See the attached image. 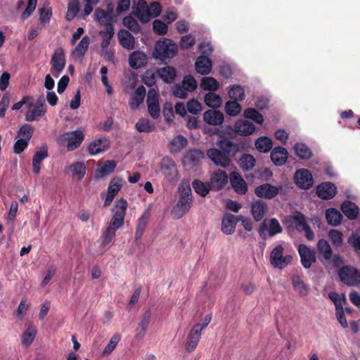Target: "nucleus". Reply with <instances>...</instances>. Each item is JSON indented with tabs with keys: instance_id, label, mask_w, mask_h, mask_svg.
Instances as JSON below:
<instances>
[{
	"instance_id": "1",
	"label": "nucleus",
	"mask_w": 360,
	"mask_h": 360,
	"mask_svg": "<svg viewBox=\"0 0 360 360\" xmlns=\"http://www.w3.org/2000/svg\"><path fill=\"white\" fill-rule=\"evenodd\" d=\"M177 51V45L172 39H163L156 41L153 56L166 63L165 60L174 57Z\"/></svg>"
},
{
	"instance_id": "2",
	"label": "nucleus",
	"mask_w": 360,
	"mask_h": 360,
	"mask_svg": "<svg viewBox=\"0 0 360 360\" xmlns=\"http://www.w3.org/2000/svg\"><path fill=\"white\" fill-rule=\"evenodd\" d=\"M292 260V255L285 252L281 244L276 245L270 252L269 262L275 269H283L291 264Z\"/></svg>"
},
{
	"instance_id": "3",
	"label": "nucleus",
	"mask_w": 360,
	"mask_h": 360,
	"mask_svg": "<svg viewBox=\"0 0 360 360\" xmlns=\"http://www.w3.org/2000/svg\"><path fill=\"white\" fill-rule=\"evenodd\" d=\"M84 139V134L80 130H75L61 134L58 142L66 146L68 150L72 151L79 148Z\"/></svg>"
},
{
	"instance_id": "4",
	"label": "nucleus",
	"mask_w": 360,
	"mask_h": 360,
	"mask_svg": "<svg viewBox=\"0 0 360 360\" xmlns=\"http://www.w3.org/2000/svg\"><path fill=\"white\" fill-rule=\"evenodd\" d=\"M283 229L276 219H265L260 225L259 234L262 239H266L281 233Z\"/></svg>"
},
{
	"instance_id": "5",
	"label": "nucleus",
	"mask_w": 360,
	"mask_h": 360,
	"mask_svg": "<svg viewBox=\"0 0 360 360\" xmlns=\"http://www.w3.org/2000/svg\"><path fill=\"white\" fill-rule=\"evenodd\" d=\"M127 205V202L123 198L116 201L114 214L108 226L117 230L123 226Z\"/></svg>"
},
{
	"instance_id": "6",
	"label": "nucleus",
	"mask_w": 360,
	"mask_h": 360,
	"mask_svg": "<svg viewBox=\"0 0 360 360\" xmlns=\"http://www.w3.org/2000/svg\"><path fill=\"white\" fill-rule=\"evenodd\" d=\"M66 63L64 49L62 47L57 48L51 58L50 64L51 65V72L55 77H58Z\"/></svg>"
},
{
	"instance_id": "7",
	"label": "nucleus",
	"mask_w": 360,
	"mask_h": 360,
	"mask_svg": "<svg viewBox=\"0 0 360 360\" xmlns=\"http://www.w3.org/2000/svg\"><path fill=\"white\" fill-rule=\"evenodd\" d=\"M338 274L340 280L349 285H354L360 283V274L353 267H342L340 269Z\"/></svg>"
},
{
	"instance_id": "8",
	"label": "nucleus",
	"mask_w": 360,
	"mask_h": 360,
	"mask_svg": "<svg viewBox=\"0 0 360 360\" xmlns=\"http://www.w3.org/2000/svg\"><path fill=\"white\" fill-rule=\"evenodd\" d=\"M296 185L302 189H309L312 187L314 180L311 174L306 169L297 170L294 176Z\"/></svg>"
},
{
	"instance_id": "9",
	"label": "nucleus",
	"mask_w": 360,
	"mask_h": 360,
	"mask_svg": "<svg viewBox=\"0 0 360 360\" xmlns=\"http://www.w3.org/2000/svg\"><path fill=\"white\" fill-rule=\"evenodd\" d=\"M298 252L301 258V263L305 269L310 268L312 264L316 262L314 250L309 248L307 245L300 244L298 247Z\"/></svg>"
},
{
	"instance_id": "10",
	"label": "nucleus",
	"mask_w": 360,
	"mask_h": 360,
	"mask_svg": "<svg viewBox=\"0 0 360 360\" xmlns=\"http://www.w3.org/2000/svg\"><path fill=\"white\" fill-rule=\"evenodd\" d=\"M161 172L163 173L165 178L172 184L176 183L179 179L178 170L171 159L164 160L162 163Z\"/></svg>"
},
{
	"instance_id": "11",
	"label": "nucleus",
	"mask_w": 360,
	"mask_h": 360,
	"mask_svg": "<svg viewBox=\"0 0 360 360\" xmlns=\"http://www.w3.org/2000/svg\"><path fill=\"white\" fill-rule=\"evenodd\" d=\"M192 198L186 197L179 198L177 204L174 206L171 212V214L174 219L181 218L187 213L192 205Z\"/></svg>"
},
{
	"instance_id": "12",
	"label": "nucleus",
	"mask_w": 360,
	"mask_h": 360,
	"mask_svg": "<svg viewBox=\"0 0 360 360\" xmlns=\"http://www.w3.org/2000/svg\"><path fill=\"white\" fill-rule=\"evenodd\" d=\"M228 182V175L225 172L218 169L210 176V186L212 189L219 191L222 189Z\"/></svg>"
},
{
	"instance_id": "13",
	"label": "nucleus",
	"mask_w": 360,
	"mask_h": 360,
	"mask_svg": "<svg viewBox=\"0 0 360 360\" xmlns=\"http://www.w3.org/2000/svg\"><path fill=\"white\" fill-rule=\"evenodd\" d=\"M117 15H112L105 10L97 8L94 11V18L100 25L106 27H113V22L117 20Z\"/></svg>"
},
{
	"instance_id": "14",
	"label": "nucleus",
	"mask_w": 360,
	"mask_h": 360,
	"mask_svg": "<svg viewBox=\"0 0 360 360\" xmlns=\"http://www.w3.org/2000/svg\"><path fill=\"white\" fill-rule=\"evenodd\" d=\"M217 145L219 148L220 153H221V158H226V156L235 155L239 150V146L238 144L227 139L219 140L217 143Z\"/></svg>"
},
{
	"instance_id": "15",
	"label": "nucleus",
	"mask_w": 360,
	"mask_h": 360,
	"mask_svg": "<svg viewBox=\"0 0 360 360\" xmlns=\"http://www.w3.org/2000/svg\"><path fill=\"white\" fill-rule=\"evenodd\" d=\"M280 188L269 184H264L256 187L255 193L259 198L271 199L278 194Z\"/></svg>"
},
{
	"instance_id": "16",
	"label": "nucleus",
	"mask_w": 360,
	"mask_h": 360,
	"mask_svg": "<svg viewBox=\"0 0 360 360\" xmlns=\"http://www.w3.org/2000/svg\"><path fill=\"white\" fill-rule=\"evenodd\" d=\"M116 163L113 160H106L105 162H98V168L95 173V178L97 179L108 176L113 172L116 167Z\"/></svg>"
},
{
	"instance_id": "17",
	"label": "nucleus",
	"mask_w": 360,
	"mask_h": 360,
	"mask_svg": "<svg viewBox=\"0 0 360 360\" xmlns=\"http://www.w3.org/2000/svg\"><path fill=\"white\" fill-rule=\"evenodd\" d=\"M230 183L235 191L239 195H244L248 191V185L243 177L238 172H233L230 174Z\"/></svg>"
},
{
	"instance_id": "18",
	"label": "nucleus",
	"mask_w": 360,
	"mask_h": 360,
	"mask_svg": "<svg viewBox=\"0 0 360 360\" xmlns=\"http://www.w3.org/2000/svg\"><path fill=\"white\" fill-rule=\"evenodd\" d=\"M337 193V188L333 183H322L316 188L318 196L324 200L333 198Z\"/></svg>"
},
{
	"instance_id": "19",
	"label": "nucleus",
	"mask_w": 360,
	"mask_h": 360,
	"mask_svg": "<svg viewBox=\"0 0 360 360\" xmlns=\"http://www.w3.org/2000/svg\"><path fill=\"white\" fill-rule=\"evenodd\" d=\"M199 328V326H193L188 335L186 342V349L189 352L196 348L200 339L202 331Z\"/></svg>"
},
{
	"instance_id": "20",
	"label": "nucleus",
	"mask_w": 360,
	"mask_h": 360,
	"mask_svg": "<svg viewBox=\"0 0 360 360\" xmlns=\"http://www.w3.org/2000/svg\"><path fill=\"white\" fill-rule=\"evenodd\" d=\"M238 222V219L237 216L229 213L225 214L221 221V231L226 235L233 233Z\"/></svg>"
},
{
	"instance_id": "21",
	"label": "nucleus",
	"mask_w": 360,
	"mask_h": 360,
	"mask_svg": "<svg viewBox=\"0 0 360 360\" xmlns=\"http://www.w3.org/2000/svg\"><path fill=\"white\" fill-rule=\"evenodd\" d=\"M129 63L133 69L145 67L148 64L147 56L142 51H134L129 55Z\"/></svg>"
},
{
	"instance_id": "22",
	"label": "nucleus",
	"mask_w": 360,
	"mask_h": 360,
	"mask_svg": "<svg viewBox=\"0 0 360 360\" xmlns=\"http://www.w3.org/2000/svg\"><path fill=\"white\" fill-rule=\"evenodd\" d=\"M203 120L208 124L217 126L224 122V114L217 110H207L203 114Z\"/></svg>"
},
{
	"instance_id": "23",
	"label": "nucleus",
	"mask_w": 360,
	"mask_h": 360,
	"mask_svg": "<svg viewBox=\"0 0 360 360\" xmlns=\"http://www.w3.org/2000/svg\"><path fill=\"white\" fill-rule=\"evenodd\" d=\"M65 172L74 179L80 181L86 174V167L83 162H75L65 168Z\"/></svg>"
},
{
	"instance_id": "24",
	"label": "nucleus",
	"mask_w": 360,
	"mask_h": 360,
	"mask_svg": "<svg viewBox=\"0 0 360 360\" xmlns=\"http://www.w3.org/2000/svg\"><path fill=\"white\" fill-rule=\"evenodd\" d=\"M136 15L142 23L148 22L151 19L152 14L145 0L138 1Z\"/></svg>"
},
{
	"instance_id": "25",
	"label": "nucleus",
	"mask_w": 360,
	"mask_h": 360,
	"mask_svg": "<svg viewBox=\"0 0 360 360\" xmlns=\"http://www.w3.org/2000/svg\"><path fill=\"white\" fill-rule=\"evenodd\" d=\"M255 126L247 120H239L234 124V131L239 135L248 136L253 134Z\"/></svg>"
},
{
	"instance_id": "26",
	"label": "nucleus",
	"mask_w": 360,
	"mask_h": 360,
	"mask_svg": "<svg viewBox=\"0 0 360 360\" xmlns=\"http://www.w3.org/2000/svg\"><path fill=\"white\" fill-rule=\"evenodd\" d=\"M46 112V108L44 101L39 99L37 101L34 108L26 114L25 119L27 121L33 122L42 117Z\"/></svg>"
},
{
	"instance_id": "27",
	"label": "nucleus",
	"mask_w": 360,
	"mask_h": 360,
	"mask_svg": "<svg viewBox=\"0 0 360 360\" xmlns=\"http://www.w3.org/2000/svg\"><path fill=\"white\" fill-rule=\"evenodd\" d=\"M109 146L110 142L108 139L105 138L98 139L89 144L88 150L90 155H95L105 151L109 148Z\"/></svg>"
},
{
	"instance_id": "28",
	"label": "nucleus",
	"mask_w": 360,
	"mask_h": 360,
	"mask_svg": "<svg viewBox=\"0 0 360 360\" xmlns=\"http://www.w3.org/2000/svg\"><path fill=\"white\" fill-rule=\"evenodd\" d=\"M146 88L141 85L139 86L134 93L131 96L129 101V105L131 109L136 110L143 102L146 97Z\"/></svg>"
},
{
	"instance_id": "29",
	"label": "nucleus",
	"mask_w": 360,
	"mask_h": 360,
	"mask_svg": "<svg viewBox=\"0 0 360 360\" xmlns=\"http://www.w3.org/2000/svg\"><path fill=\"white\" fill-rule=\"evenodd\" d=\"M118 39L120 44L128 50L134 49L135 39L127 30L122 29L118 32Z\"/></svg>"
},
{
	"instance_id": "30",
	"label": "nucleus",
	"mask_w": 360,
	"mask_h": 360,
	"mask_svg": "<svg viewBox=\"0 0 360 360\" xmlns=\"http://www.w3.org/2000/svg\"><path fill=\"white\" fill-rule=\"evenodd\" d=\"M196 71L202 75H207L212 69V61L207 56H199L195 63Z\"/></svg>"
},
{
	"instance_id": "31",
	"label": "nucleus",
	"mask_w": 360,
	"mask_h": 360,
	"mask_svg": "<svg viewBox=\"0 0 360 360\" xmlns=\"http://www.w3.org/2000/svg\"><path fill=\"white\" fill-rule=\"evenodd\" d=\"M267 205L262 200H257L252 204L251 212L253 218L257 221H261L266 212L267 211Z\"/></svg>"
},
{
	"instance_id": "32",
	"label": "nucleus",
	"mask_w": 360,
	"mask_h": 360,
	"mask_svg": "<svg viewBox=\"0 0 360 360\" xmlns=\"http://www.w3.org/2000/svg\"><path fill=\"white\" fill-rule=\"evenodd\" d=\"M157 72L158 76L166 84H172L176 76V69L172 66H166L159 68Z\"/></svg>"
},
{
	"instance_id": "33",
	"label": "nucleus",
	"mask_w": 360,
	"mask_h": 360,
	"mask_svg": "<svg viewBox=\"0 0 360 360\" xmlns=\"http://www.w3.org/2000/svg\"><path fill=\"white\" fill-rule=\"evenodd\" d=\"M291 283L294 290L300 296H307L308 295L309 288L300 276L293 275L291 277Z\"/></svg>"
},
{
	"instance_id": "34",
	"label": "nucleus",
	"mask_w": 360,
	"mask_h": 360,
	"mask_svg": "<svg viewBox=\"0 0 360 360\" xmlns=\"http://www.w3.org/2000/svg\"><path fill=\"white\" fill-rule=\"evenodd\" d=\"M37 333V328L32 324H29L21 335L22 345L25 347L30 346L34 342Z\"/></svg>"
},
{
	"instance_id": "35",
	"label": "nucleus",
	"mask_w": 360,
	"mask_h": 360,
	"mask_svg": "<svg viewBox=\"0 0 360 360\" xmlns=\"http://www.w3.org/2000/svg\"><path fill=\"white\" fill-rule=\"evenodd\" d=\"M326 219L329 225L337 226L340 224L342 215L338 210L329 208L326 211Z\"/></svg>"
},
{
	"instance_id": "36",
	"label": "nucleus",
	"mask_w": 360,
	"mask_h": 360,
	"mask_svg": "<svg viewBox=\"0 0 360 360\" xmlns=\"http://www.w3.org/2000/svg\"><path fill=\"white\" fill-rule=\"evenodd\" d=\"M342 212L349 219H354L359 214L358 207L351 201H345L341 205Z\"/></svg>"
},
{
	"instance_id": "37",
	"label": "nucleus",
	"mask_w": 360,
	"mask_h": 360,
	"mask_svg": "<svg viewBox=\"0 0 360 360\" xmlns=\"http://www.w3.org/2000/svg\"><path fill=\"white\" fill-rule=\"evenodd\" d=\"M256 149L261 153H267L273 148V143L270 138L267 136H260L255 143Z\"/></svg>"
},
{
	"instance_id": "38",
	"label": "nucleus",
	"mask_w": 360,
	"mask_h": 360,
	"mask_svg": "<svg viewBox=\"0 0 360 360\" xmlns=\"http://www.w3.org/2000/svg\"><path fill=\"white\" fill-rule=\"evenodd\" d=\"M229 89V96L233 101H242L245 99V90L241 85L233 84L230 86Z\"/></svg>"
},
{
	"instance_id": "39",
	"label": "nucleus",
	"mask_w": 360,
	"mask_h": 360,
	"mask_svg": "<svg viewBox=\"0 0 360 360\" xmlns=\"http://www.w3.org/2000/svg\"><path fill=\"white\" fill-rule=\"evenodd\" d=\"M151 312L150 311H146L139 324V328H137V337L139 338H143L146 334L147 328L150 321Z\"/></svg>"
},
{
	"instance_id": "40",
	"label": "nucleus",
	"mask_w": 360,
	"mask_h": 360,
	"mask_svg": "<svg viewBox=\"0 0 360 360\" xmlns=\"http://www.w3.org/2000/svg\"><path fill=\"white\" fill-rule=\"evenodd\" d=\"M117 231V229L110 226H108V227L103 231L101 236V245L103 248L110 245V244L111 243V242L112 241L113 238L116 235Z\"/></svg>"
},
{
	"instance_id": "41",
	"label": "nucleus",
	"mask_w": 360,
	"mask_h": 360,
	"mask_svg": "<svg viewBox=\"0 0 360 360\" xmlns=\"http://www.w3.org/2000/svg\"><path fill=\"white\" fill-rule=\"evenodd\" d=\"M114 34V27H106L105 30L99 32V35L102 37V41L101 43V47L102 49H107L108 47Z\"/></svg>"
},
{
	"instance_id": "42",
	"label": "nucleus",
	"mask_w": 360,
	"mask_h": 360,
	"mask_svg": "<svg viewBox=\"0 0 360 360\" xmlns=\"http://www.w3.org/2000/svg\"><path fill=\"white\" fill-rule=\"evenodd\" d=\"M294 150L298 158H311L313 155L311 148L302 142L296 143Z\"/></svg>"
},
{
	"instance_id": "43",
	"label": "nucleus",
	"mask_w": 360,
	"mask_h": 360,
	"mask_svg": "<svg viewBox=\"0 0 360 360\" xmlns=\"http://www.w3.org/2000/svg\"><path fill=\"white\" fill-rule=\"evenodd\" d=\"M204 101L207 106L212 108H219L222 103L221 98L213 92L207 93L205 96Z\"/></svg>"
},
{
	"instance_id": "44",
	"label": "nucleus",
	"mask_w": 360,
	"mask_h": 360,
	"mask_svg": "<svg viewBox=\"0 0 360 360\" xmlns=\"http://www.w3.org/2000/svg\"><path fill=\"white\" fill-rule=\"evenodd\" d=\"M194 191L200 196H205L212 189L210 183H204L198 179H195L192 183Z\"/></svg>"
},
{
	"instance_id": "45",
	"label": "nucleus",
	"mask_w": 360,
	"mask_h": 360,
	"mask_svg": "<svg viewBox=\"0 0 360 360\" xmlns=\"http://www.w3.org/2000/svg\"><path fill=\"white\" fill-rule=\"evenodd\" d=\"M319 252L323 256L325 260H329L332 257V249L329 243L324 239L319 240L317 244Z\"/></svg>"
},
{
	"instance_id": "46",
	"label": "nucleus",
	"mask_w": 360,
	"mask_h": 360,
	"mask_svg": "<svg viewBox=\"0 0 360 360\" xmlns=\"http://www.w3.org/2000/svg\"><path fill=\"white\" fill-rule=\"evenodd\" d=\"M200 87L204 90L214 91L218 89L219 84L216 79L212 77H205L201 79Z\"/></svg>"
},
{
	"instance_id": "47",
	"label": "nucleus",
	"mask_w": 360,
	"mask_h": 360,
	"mask_svg": "<svg viewBox=\"0 0 360 360\" xmlns=\"http://www.w3.org/2000/svg\"><path fill=\"white\" fill-rule=\"evenodd\" d=\"M224 110L228 115L236 117L241 112L242 107L237 101H229L225 104Z\"/></svg>"
},
{
	"instance_id": "48",
	"label": "nucleus",
	"mask_w": 360,
	"mask_h": 360,
	"mask_svg": "<svg viewBox=\"0 0 360 360\" xmlns=\"http://www.w3.org/2000/svg\"><path fill=\"white\" fill-rule=\"evenodd\" d=\"M79 11V0H72L68 3V11L65 15V19L68 21L73 20Z\"/></svg>"
},
{
	"instance_id": "49",
	"label": "nucleus",
	"mask_w": 360,
	"mask_h": 360,
	"mask_svg": "<svg viewBox=\"0 0 360 360\" xmlns=\"http://www.w3.org/2000/svg\"><path fill=\"white\" fill-rule=\"evenodd\" d=\"M244 117L259 124H262L264 122L263 115L255 108H250L245 109L244 111Z\"/></svg>"
},
{
	"instance_id": "50",
	"label": "nucleus",
	"mask_w": 360,
	"mask_h": 360,
	"mask_svg": "<svg viewBox=\"0 0 360 360\" xmlns=\"http://www.w3.org/2000/svg\"><path fill=\"white\" fill-rule=\"evenodd\" d=\"M149 217V213L148 212H144L141 217L139 219L137 226H136V231L135 233V238L136 240L141 238L143 232L145 229V228L147 226L148 220Z\"/></svg>"
},
{
	"instance_id": "51",
	"label": "nucleus",
	"mask_w": 360,
	"mask_h": 360,
	"mask_svg": "<svg viewBox=\"0 0 360 360\" xmlns=\"http://www.w3.org/2000/svg\"><path fill=\"white\" fill-rule=\"evenodd\" d=\"M292 222L295 229L300 231H302L308 226L305 217L300 212H297L294 214L292 217Z\"/></svg>"
},
{
	"instance_id": "52",
	"label": "nucleus",
	"mask_w": 360,
	"mask_h": 360,
	"mask_svg": "<svg viewBox=\"0 0 360 360\" xmlns=\"http://www.w3.org/2000/svg\"><path fill=\"white\" fill-rule=\"evenodd\" d=\"M123 25L134 33H138L141 30L137 21L131 15L123 18Z\"/></svg>"
},
{
	"instance_id": "53",
	"label": "nucleus",
	"mask_w": 360,
	"mask_h": 360,
	"mask_svg": "<svg viewBox=\"0 0 360 360\" xmlns=\"http://www.w3.org/2000/svg\"><path fill=\"white\" fill-rule=\"evenodd\" d=\"M121 340V335L118 333L115 334L108 342V345L103 349V354L104 355L110 354L117 347L118 342Z\"/></svg>"
},
{
	"instance_id": "54",
	"label": "nucleus",
	"mask_w": 360,
	"mask_h": 360,
	"mask_svg": "<svg viewBox=\"0 0 360 360\" xmlns=\"http://www.w3.org/2000/svg\"><path fill=\"white\" fill-rule=\"evenodd\" d=\"M89 42L90 39L88 36L83 37L82 40L75 47L74 52L77 53L78 55L81 56H83L88 50Z\"/></svg>"
},
{
	"instance_id": "55",
	"label": "nucleus",
	"mask_w": 360,
	"mask_h": 360,
	"mask_svg": "<svg viewBox=\"0 0 360 360\" xmlns=\"http://www.w3.org/2000/svg\"><path fill=\"white\" fill-rule=\"evenodd\" d=\"M29 308V304L26 299H22L15 312V316L16 318L22 321Z\"/></svg>"
},
{
	"instance_id": "56",
	"label": "nucleus",
	"mask_w": 360,
	"mask_h": 360,
	"mask_svg": "<svg viewBox=\"0 0 360 360\" xmlns=\"http://www.w3.org/2000/svg\"><path fill=\"white\" fill-rule=\"evenodd\" d=\"M122 186V181L120 178H114L111 180L108 188V193L110 195H112L113 196H115L116 194L119 192L121 187Z\"/></svg>"
},
{
	"instance_id": "57",
	"label": "nucleus",
	"mask_w": 360,
	"mask_h": 360,
	"mask_svg": "<svg viewBox=\"0 0 360 360\" xmlns=\"http://www.w3.org/2000/svg\"><path fill=\"white\" fill-rule=\"evenodd\" d=\"M182 85L188 91L193 92L197 88V82L192 75H187L183 79Z\"/></svg>"
},
{
	"instance_id": "58",
	"label": "nucleus",
	"mask_w": 360,
	"mask_h": 360,
	"mask_svg": "<svg viewBox=\"0 0 360 360\" xmlns=\"http://www.w3.org/2000/svg\"><path fill=\"white\" fill-rule=\"evenodd\" d=\"M33 131L34 129L31 125L24 124L20 128L18 134V136L21 137L20 139L29 141L32 136Z\"/></svg>"
},
{
	"instance_id": "59",
	"label": "nucleus",
	"mask_w": 360,
	"mask_h": 360,
	"mask_svg": "<svg viewBox=\"0 0 360 360\" xmlns=\"http://www.w3.org/2000/svg\"><path fill=\"white\" fill-rule=\"evenodd\" d=\"M142 81L146 86L149 87H152L153 86L155 85V72L150 70H146L142 77Z\"/></svg>"
},
{
	"instance_id": "60",
	"label": "nucleus",
	"mask_w": 360,
	"mask_h": 360,
	"mask_svg": "<svg viewBox=\"0 0 360 360\" xmlns=\"http://www.w3.org/2000/svg\"><path fill=\"white\" fill-rule=\"evenodd\" d=\"M342 233L336 229H332L328 233V237L334 245L340 247L342 244Z\"/></svg>"
},
{
	"instance_id": "61",
	"label": "nucleus",
	"mask_w": 360,
	"mask_h": 360,
	"mask_svg": "<svg viewBox=\"0 0 360 360\" xmlns=\"http://www.w3.org/2000/svg\"><path fill=\"white\" fill-rule=\"evenodd\" d=\"M187 143V139L181 135H178L177 136L174 137L171 142L172 149L175 150H179L182 149L186 146Z\"/></svg>"
},
{
	"instance_id": "62",
	"label": "nucleus",
	"mask_w": 360,
	"mask_h": 360,
	"mask_svg": "<svg viewBox=\"0 0 360 360\" xmlns=\"http://www.w3.org/2000/svg\"><path fill=\"white\" fill-rule=\"evenodd\" d=\"M11 97L8 92L4 94L0 101V117H4L6 111L10 105Z\"/></svg>"
},
{
	"instance_id": "63",
	"label": "nucleus",
	"mask_w": 360,
	"mask_h": 360,
	"mask_svg": "<svg viewBox=\"0 0 360 360\" xmlns=\"http://www.w3.org/2000/svg\"><path fill=\"white\" fill-rule=\"evenodd\" d=\"M153 31L159 35H164L168 30L167 25L160 20H155L153 22Z\"/></svg>"
},
{
	"instance_id": "64",
	"label": "nucleus",
	"mask_w": 360,
	"mask_h": 360,
	"mask_svg": "<svg viewBox=\"0 0 360 360\" xmlns=\"http://www.w3.org/2000/svg\"><path fill=\"white\" fill-rule=\"evenodd\" d=\"M135 127L139 132H150L155 129V127L151 126L149 122L146 120H139L136 122Z\"/></svg>"
}]
</instances>
